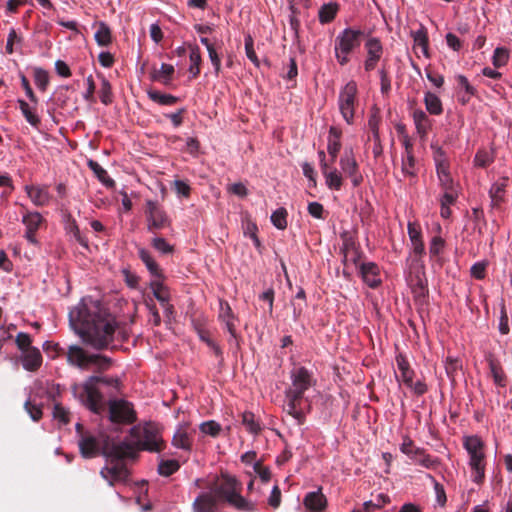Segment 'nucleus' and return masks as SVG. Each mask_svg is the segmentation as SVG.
<instances>
[{"label":"nucleus","mask_w":512,"mask_h":512,"mask_svg":"<svg viewBox=\"0 0 512 512\" xmlns=\"http://www.w3.org/2000/svg\"><path fill=\"white\" fill-rule=\"evenodd\" d=\"M149 97L153 101L161 105H173L176 102V97L170 94H161L159 92H149Z\"/></svg>","instance_id":"58"},{"label":"nucleus","mask_w":512,"mask_h":512,"mask_svg":"<svg viewBox=\"0 0 512 512\" xmlns=\"http://www.w3.org/2000/svg\"><path fill=\"white\" fill-rule=\"evenodd\" d=\"M132 442H128L136 450H147L150 452H159L163 447V440L159 432L150 424L145 426H134L131 428Z\"/></svg>","instance_id":"5"},{"label":"nucleus","mask_w":512,"mask_h":512,"mask_svg":"<svg viewBox=\"0 0 512 512\" xmlns=\"http://www.w3.org/2000/svg\"><path fill=\"white\" fill-rule=\"evenodd\" d=\"M152 246L162 254H169L173 251V247L162 237L153 238Z\"/></svg>","instance_id":"62"},{"label":"nucleus","mask_w":512,"mask_h":512,"mask_svg":"<svg viewBox=\"0 0 512 512\" xmlns=\"http://www.w3.org/2000/svg\"><path fill=\"white\" fill-rule=\"evenodd\" d=\"M242 423L252 434H258L261 430L259 423L255 420L254 414L251 412H244L242 414Z\"/></svg>","instance_id":"50"},{"label":"nucleus","mask_w":512,"mask_h":512,"mask_svg":"<svg viewBox=\"0 0 512 512\" xmlns=\"http://www.w3.org/2000/svg\"><path fill=\"white\" fill-rule=\"evenodd\" d=\"M291 385L285 391L303 395L311 387L316 385L317 380L313 373L303 366H296L290 371Z\"/></svg>","instance_id":"10"},{"label":"nucleus","mask_w":512,"mask_h":512,"mask_svg":"<svg viewBox=\"0 0 512 512\" xmlns=\"http://www.w3.org/2000/svg\"><path fill=\"white\" fill-rule=\"evenodd\" d=\"M88 165L90 169L95 173V175L98 177V179L104 183L107 184L108 182L113 183L112 180H107V171L97 162L90 160L88 162Z\"/></svg>","instance_id":"57"},{"label":"nucleus","mask_w":512,"mask_h":512,"mask_svg":"<svg viewBox=\"0 0 512 512\" xmlns=\"http://www.w3.org/2000/svg\"><path fill=\"white\" fill-rule=\"evenodd\" d=\"M104 454L107 456L106 465L101 469L100 475L110 486L127 484L130 472L123 461L125 458L134 457V448L128 441L113 443L104 446Z\"/></svg>","instance_id":"2"},{"label":"nucleus","mask_w":512,"mask_h":512,"mask_svg":"<svg viewBox=\"0 0 512 512\" xmlns=\"http://www.w3.org/2000/svg\"><path fill=\"white\" fill-rule=\"evenodd\" d=\"M67 361L82 370H106L110 366V359L99 354H89L76 345L69 346Z\"/></svg>","instance_id":"6"},{"label":"nucleus","mask_w":512,"mask_h":512,"mask_svg":"<svg viewBox=\"0 0 512 512\" xmlns=\"http://www.w3.org/2000/svg\"><path fill=\"white\" fill-rule=\"evenodd\" d=\"M17 103H18L19 109L21 110L26 121L32 127L37 128L40 124V118L36 114V105L35 104L30 105L29 103H27L26 101H24L22 99H18Z\"/></svg>","instance_id":"30"},{"label":"nucleus","mask_w":512,"mask_h":512,"mask_svg":"<svg viewBox=\"0 0 512 512\" xmlns=\"http://www.w3.org/2000/svg\"><path fill=\"white\" fill-rule=\"evenodd\" d=\"M44 219L39 212H27L22 217V223L25 226L24 237L32 245H37L36 232L42 225Z\"/></svg>","instance_id":"15"},{"label":"nucleus","mask_w":512,"mask_h":512,"mask_svg":"<svg viewBox=\"0 0 512 512\" xmlns=\"http://www.w3.org/2000/svg\"><path fill=\"white\" fill-rule=\"evenodd\" d=\"M218 499L209 491L200 493L194 500L192 508L194 512H221Z\"/></svg>","instance_id":"18"},{"label":"nucleus","mask_w":512,"mask_h":512,"mask_svg":"<svg viewBox=\"0 0 512 512\" xmlns=\"http://www.w3.org/2000/svg\"><path fill=\"white\" fill-rule=\"evenodd\" d=\"M358 87L353 80L347 82L339 91L338 108L348 125L354 123L355 109L358 103Z\"/></svg>","instance_id":"8"},{"label":"nucleus","mask_w":512,"mask_h":512,"mask_svg":"<svg viewBox=\"0 0 512 512\" xmlns=\"http://www.w3.org/2000/svg\"><path fill=\"white\" fill-rule=\"evenodd\" d=\"M413 461L420 466L431 470L437 469L440 465V460L437 457L427 454L423 448L421 453H417L416 460Z\"/></svg>","instance_id":"40"},{"label":"nucleus","mask_w":512,"mask_h":512,"mask_svg":"<svg viewBox=\"0 0 512 512\" xmlns=\"http://www.w3.org/2000/svg\"><path fill=\"white\" fill-rule=\"evenodd\" d=\"M209 488L220 503L240 512L256 511V504L241 495L242 484L233 476L221 474Z\"/></svg>","instance_id":"3"},{"label":"nucleus","mask_w":512,"mask_h":512,"mask_svg":"<svg viewBox=\"0 0 512 512\" xmlns=\"http://www.w3.org/2000/svg\"><path fill=\"white\" fill-rule=\"evenodd\" d=\"M366 58L364 60V69L366 72L373 71L383 55V45L379 38L368 37L365 42Z\"/></svg>","instance_id":"14"},{"label":"nucleus","mask_w":512,"mask_h":512,"mask_svg":"<svg viewBox=\"0 0 512 512\" xmlns=\"http://www.w3.org/2000/svg\"><path fill=\"white\" fill-rule=\"evenodd\" d=\"M20 361L25 370L30 371V372H35L42 365L41 352L36 347L25 350V351L21 352Z\"/></svg>","instance_id":"19"},{"label":"nucleus","mask_w":512,"mask_h":512,"mask_svg":"<svg viewBox=\"0 0 512 512\" xmlns=\"http://www.w3.org/2000/svg\"><path fill=\"white\" fill-rule=\"evenodd\" d=\"M338 11V5L336 3L324 4L319 10V20L321 23L331 22Z\"/></svg>","instance_id":"42"},{"label":"nucleus","mask_w":512,"mask_h":512,"mask_svg":"<svg viewBox=\"0 0 512 512\" xmlns=\"http://www.w3.org/2000/svg\"><path fill=\"white\" fill-rule=\"evenodd\" d=\"M397 370L396 378L403 382L407 387H412L414 371L410 368L409 362L402 354L396 356Z\"/></svg>","instance_id":"22"},{"label":"nucleus","mask_w":512,"mask_h":512,"mask_svg":"<svg viewBox=\"0 0 512 512\" xmlns=\"http://www.w3.org/2000/svg\"><path fill=\"white\" fill-rule=\"evenodd\" d=\"M414 41V49L420 50L425 57H429L428 53V36L426 29L421 27L420 29L412 32Z\"/></svg>","instance_id":"36"},{"label":"nucleus","mask_w":512,"mask_h":512,"mask_svg":"<svg viewBox=\"0 0 512 512\" xmlns=\"http://www.w3.org/2000/svg\"><path fill=\"white\" fill-rule=\"evenodd\" d=\"M180 469V463L175 459H161L157 471L161 476L168 477Z\"/></svg>","instance_id":"39"},{"label":"nucleus","mask_w":512,"mask_h":512,"mask_svg":"<svg viewBox=\"0 0 512 512\" xmlns=\"http://www.w3.org/2000/svg\"><path fill=\"white\" fill-rule=\"evenodd\" d=\"M69 322L82 340L97 349L107 347L113 341L115 319L102 308L100 301L83 297L70 310Z\"/></svg>","instance_id":"1"},{"label":"nucleus","mask_w":512,"mask_h":512,"mask_svg":"<svg viewBox=\"0 0 512 512\" xmlns=\"http://www.w3.org/2000/svg\"><path fill=\"white\" fill-rule=\"evenodd\" d=\"M199 428L203 434L210 435L212 437H216L221 430L220 424L212 420L203 422Z\"/></svg>","instance_id":"55"},{"label":"nucleus","mask_w":512,"mask_h":512,"mask_svg":"<svg viewBox=\"0 0 512 512\" xmlns=\"http://www.w3.org/2000/svg\"><path fill=\"white\" fill-rule=\"evenodd\" d=\"M417 164L413 153H403L401 158V172L405 179L411 181L417 177Z\"/></svg>","instance_id":"28"},{"label":"nucleus","mask_w":512,"mask_h":512,"mask_svg":"<svg viewBox=\"0 0 512 512\" xmlns=\"http://www.w3.org/2000/svg\"><path fill=\"white\" fill-rule=\"evenodd\" d=\"M219 319L225 324L231 336L235 337L237 318L226 301H220L219 303Z\"/></svg>","instance_id":"23"},{"label":"nucleus","mask_w":512,"mask_h":512,"mask_svg":"<svg viewBox=\"0 0 512 512\" xmlns=\"http://www.w3.org/2000/svg\"><path fill=\"white\" fill-rule=\"evenodd\" d=\"M26 412L30 415L33 421H39L42 417V409L40 406L32 404L31 400H26L24 404Z\"/></svg>","instance_id":"63"},{"label":"nucleus","mask_w":512,"mask_h":512,"mask_svg":"<svg viewBox=\"0 0 512 512\" xmlns=\"http://www.w3.org/2000/svg\"><path fill=\"white\" fill-rule=\"evenodd\" d=\"M100 100L103 104L108 105L112 102V88L106 78L101 80V88L99 91Z\"/></svg>","instance_id":"51"},{"label":"nucleus","mask_w":512,"mask_h":512,"mask_svg":"<svg viewBox=\"0 0 512 512\" xmlns=\"http://www.w3.org/2000/svg\"><path fill=\"white\" fill-rule=\"evenodd\" d=\"M110 420L114 423L130 424L136 420L131 403L125 400H114L109 403Z\"/></svg>","instance_id":"12"},{"label":"nucleus","mask_w":512,"mask_h":512,"mask_svg":"<svg viewBox=\"0 0 512 512\" xmlns=\"http://www.w3.org/2000/svg\"><path fill=\"white\" fill-rule=\"evenodd\" d=\"M339 165L342 172L350 178L354 187H357L362 183L363 177L359 172V166L352 149L345 150L344 154L340 158Z\"/></svg>","instance_id":"13"},{"label":"nucleus","mask_w":512,"mask_h":512,"mask_svg":"<svg viewBox=\"0 0 512 512\" xmlns=\"http://www.w3.org/2000/svg\"><path fill=\"white\" fill-rule=\"evenodd\" d=\"M287 210L283 207L276 209L271 215L272 224L279 230L287 227Z\"/></svg>","instance_id":"44"},{"label":"nucleus","mask_w":512,"mask_h":512,"mask_svg":"<svg viewBox=\"0 0 512 512\" xmlns=\"http://www.w3.org/2000/svg\"><path fill=\"white\" fill-rule=\"evenodd\" d=\"M150 288L154 297L164 307L165 311L171 312L172 306L169 305L170 292L168 288L163 284L162 279H153L150 282Z\"/></svg>","instance_id":"20"},{"label":"nucleus","mask_w":512,"mask_h":512,"mask_svg":"<svg viewBox=\"0 0 512 512\" xmlns=\"http://www.w3.org/2000/svg\"><path fill=\"white\" fill-rule=\"evenodd\" d=\"M308 213L316 219H324V207L319 202H310L308 204Z\"/></svg>","instance_id":"64"},{"label":"nucleus","mask_w":512,"mask_h":512,"mask_svg":"<svg viewBox=\"0 0 512 512\" xmlns=\"http://www.w3.org/2000/svg\"><path fill=\"white\" fill-rule=\"evenodd\" d=\"M25 190L28 197L36 206H45L50 202L51 195L48 188L45 186L30 185L26 186Z\"/></svg>","instance_id":"21"},{"label":"nucleus","mask_w":512,"mask_h":512,"mask_svg":"<svg viewBox=\"0 0 512 512\" xmlns=\"http://www.w3.org/2000/svg\"><path fill=\"white\" fill-rule=\"evenodd\" d=\"M190 67L189 72L192 77L198 76L200 73L201 54L198 47H192L189 55Z\"/></svg>","instance_id":"43"},{"label":"nucleus","mask_w":512,"mask_h":512,"mask_svg":"<svg viewBox=\"0 0 512 512\" xmlns=\"http://www.w3.org/2000/svg\"><path fill=\"white\" fill-rule=\"evenodd\" d=\"M490 197L494 206L499 205L504 197L505 193V183L504 182H496L490 188Z\"/></svg>","instance_id":"47"},{"label":"nucleus","mask_w":512,"mask_h":512,"mask_svg":"<svg viewBox=\"0 0 512 512\" xmlns=\"http://www.w3.org/2000/svg\"><path fill=\"white\" fill-rule=\"evenodd\" d=\"M509 59V52L506 48L503 47H497L494 50L493 57H492V63L495 68L503 67L507 64Z\"/></svg>","instance_id":"49"},{"label":"nucleus","mask_w":512,"mask_h":512,"mask_svg":"<svg viewBox=\"0 0 512 512\" xmlns=\"http://www.w3.org/2000/svg\"><path fill=\"white\" fill-rule=\"evenodd\" d=\"M174 66L171 64L163 63L159 69H154L151 73V78L162 84H169L174 74Z\"/></svg>","instance_id":"35"},{"label":"nucleus","mask_w":512,"mask_h":512,"mask_svg":"<svg viewBox=\"0 0 512 512\" xmlns=\"http://www.w3.org/2000/svg\"><path fill=\"white\" fill-rule=\"evenodd\" d=\"M462 363L456 357L448 356L445 360V370L449 377L453 378L455 374L461 369Z\"/></svg>","instance_id":"53"},{"label":"nucleus","mask_w":512,"mask_h":512,"mask_svg":"<svg viewBox=\"0 0 512 512\" xmlns=\"http://www.w3.org/2000/svg\"><path fill=\"white\" fill-rule=\"evenodd\" d=\"M436 172L438 178L447 174H450L449 164L443 156V153L439 151L438 155L435 156Z\"/></svg>","instance_id":"56"},{"label":"nucleus","mask_w":512,"mask_h":512,"mask_svg":"<svg viewBox=\"0 0 512 512\" xmlns=\"http://www.w3.org/2000/svg\"><path fill=\"white\" fill-rule=\"evenodd\" d=\"M468 465L471 470V480L478 485L482 484L485 479V455L469 458Z\"/></svg>","instance_id":"25"},{"label":"nucleus","mask_w":512,"mask_h":512,"mask_svg":"<svg viewBox=\"0 0 512 512\" xmlns=\"http://www.w3.org/2000/svg\"><path fill=\"white\" fill-rule=\"evenodd\" d=\"M413 121L416 126L418 134L421 137H425L427 135L428 130L431 127V121L428 118L427 114L421 109L414 110Z\"/></svg>","instance_id":"32"},{"label":"nucleus","mask_w":512,"mask_h":512,"mask_svg":"<svg viewBox=\"0 0 512 512\" xmlns=\"http://www.w3.org/2000/svg\"><path fill=\"white\" fill-rule=\"evenodd\" d=\"M422 448L416 447L413 440L409 436H404L400 445V451L408 456L411 460H416L417 453H421Z\"/></svg>","instance_id":"41"},{"label":"nucleus","mask_w":512,"mask_h":512,"mask_svg":"<svg viewBox=\"0 0 512 512\" xmlns=\"http://www.w3.org/2000/svg\"><path fill=\"white\" fill-rule=\"evenodd\" d=\"M361 275L363 281L371 288H375L381 283L379 268L373 262L361 265Z\"/></svg>","instance_id":"24"},{"label":"nucleus","mask_w":512,"mask_h":512,"mask_svg":"<svg viewBox=\"0 0 512 512\" xmlns=\"http://www.w3.org/2000/svg\"><path fill=\"white\" fill-rule=\"evenodd\" d=\"M463 446L467 451L469 458L485 455L484 443L476 435L465 436L463 439Z\"/></svg>","instance_id":"27"},{"label":"nucleus","mask_w":512,"mask_h":512,"mask_svg":"<svg viewBox=\"0 0 512 512\" xmlns=\"http://www.w3.org/2000/svg\"><path fill=\"white\" fill-rule=\"evenodd\" d=\"M147 210V220H148V229H161L167 223V216L165 212L159 207L158 203L153 200H148L146 202Z\"/></svg>","instance_id":"17"},{"label":"nucleus","mask_w":512,"mask_h":512,"mask_svg":"<svg viewBox=\"0 0 512 512\" xmlns=\"http://www.w3.org/2000/svg\"><path fill=\"white\" fill-rule=\"evenodd\" d=\"M424 103L427 111L433 115H440L443 111L442 103L439 97L432 93L426 92L424 96Z\"/></svg>","instance_id":"38"},{"label":"nucleus","mask_w":512,"mask_h":512,"mask_svg":"<svg viewBox=\"0 0 512 512\" xmlns=\"http://www.w3.org/2000/svg\"><path fill=\"white\" fill-rule=\"evenodd\" d=\"M96 31L94 34L95 41L99 46H108L112 42V33L109 26L101 21L95 24Z\"/></svg>","instance_id":"33"},{"label":"nucleus","mask_w":512,"mask_h":512,"mask_svg":"<svg viewBox=\"0 0 512 512\" xmlns=\"http://www.w3.org/2000/svg\"><path fill=\"white\" fill-rule=\"evenodd\" d=\"M390 502V498L385 494H378L375 500L364 502L363 506L366 512H373L374 509H380Z\"/></svg>","instance_id":"48"},{"label":"nucleus","mask_w":512,"mask_h":512,"mask_svg":"<svg viewBox=\"0 0 512 512\" xmlns=\"http://www.w3.org/2000/svg\"><path fill=\"white\" fill-rule=\"evenodd\" d=\"M305 507L312 512H321L326 507V498L320 490L309 492L303 501Z\"/></svg>","instance_id":"26"},{"label":"nucleus","mask_w":512,"mask_h":512,"mask_svg":"<svg viewBox=\"0 0 512 512\" xmlns=\"http://www.w3.org/2000/svg\"><path fill=\"white\" fill-rule=\"evenodd\" d=\"M445 241L440 236H434L431 239L430 245H429V253L431 256H438L444 249Z\"/></svg>","instance_id":"60"},{"label":"nucleus","mask_w":512,"mask_h":512,"mask_svg":"<svg viewBox=\"0 0 512 512\" xmlns=\"http://www.w3.org/2000/svg\"><path fill=\"white\" fill-rule=\"evenodd\" d=\"M99 383L114 386L117 380L106 376H91L82 385L73 386L74 394H79L81 402L94 413H99L103 407V398L97 388Z\"/></svg>","instance_id":"4"},{"label":"nucleus","mask_w":512,"mask_h":512,"mask_svg":"<svg viewBox=\"0 0 512 512\" xmlns=\"http://www.w3.org/2000/svg\"><path fill=\"white\" fill-rule=\"evenodd\" d=\"M362 35L359 29L346 28L335 38V57L340 65L349 62V55L360 46Z\"/></svg>","instance_id":"7"},{"label":"nucleus","mask_w":512,"mask_h":512,"mask_svg":"<svg viewBox=\"0 0 512 512\" xmlns=\"http://www.w3.org/2000/svg\"><path fill=\"white\" fill-rule=\"evenodd\" d=\"M490 371L492 374V377L494 379L495 384L499 386L505 385V374L502 370V368L495 363L493 360L489 362Z\"/></svg>","instance_id":"52"},{"label":"nucleus","mask_w":512,"mask_h":512,"mask_svg":"<svg viewBox=\"0 0 512 512\" xmlns=\"http://www.w3.org/2000/svg\"><path fill=\"white\" fill-rule=\"evenodd\" d=\"M22 42L21 36H19L14 28H11L7 37L6 52L12 54L14 52V45H20Z\"/></svg>","instance_id":"61"},{"label":"nucleus","mask_w":512,"mask_h":512,"mask_svg":"<svg viewBox=\"0 0 512 512\" xmlns=\"http://www.w3.org/2000/svg\"><path fill=\"white\" fill-rule=\"evenodd\" d=\"M53 418L61 425L69 422V411L66 410L61 404L55 403L53 408Z\"/></svg>","instance_id":"54"},{"label":"nucleus","mask_w":512,"mask_h":512,"mask_svg":"<svg viewBox=\"0 0 512 512\" xmlns=\"http://www.w3.org/2000/svg\"><path fill=\"white\" fill-rule=\"evenodd\" d=\"M195 431L190 429L187 424H181L177 427L173 438L172 445L187 452L192 450Z\"/></svg>","instance_id":"16"},{"label":"nucleus","mask_w":512,"mask_h":512,"mask_svg":"<svg viewBox=\"0 0 512 512\" xmlns=\"http://www.w3.org/2000/svg\"><path fill=\"white\" fill-rule=\"evenodd\" d=\"M76 430L80 434L78 446L84 458L96 457L100 452L101 446L103 445L104 447L106 443L111 446L108 441H103L101 436H96L91 433H81L82 425L80 423L76 424Z\"/></svg>","instance_id":"11"},{"label":"nucleus","mask_w":512,"mask_h":512,"mask_svg":"<svg viewBox=\"0 0 512 512\" xmlns=\"http://www.w3.org/2000/svg\"><path fill=\"white\" fill-rule=\"evenodd\" d=\"M139 258L145 264L147 270L150 272L154 279H162V271L159 268L156 261L153 259L151 254L145 249H139L138 251Z\"/></svg>","instance_id":"31"},{"label":"nucleus","mask_w":512,"mask_h":512,"mask_svg":"<svg viewBox=\"0 0 512 512\" xmlns=\"http://www.w3.org/2000/svg\"><path fill=\"white\" fill-rule=\"evenodd\" d=\"M34 82L38 89L45 91L49 84V74L46 70L36 67L33 70Z\"/></svg>","instance_id":"45"},{"label":"nucleus","mask_w":512,"mask_h":512,"mask_svg":"<svg viewBox=\"0 0 512 512\" xmlns=\"http://www.w3.org/2000/svg\"><path fill=\"white\" fill-rule=\"evenodd\" d=\"M15 342H16L18 349L21 352L33 348V346H31L32 339H31L30 335L27 333H24V332L18 333L16 335Z\"/></svg>","instance_id":"59"},{"label":"nucleus","mask_w":512,"mask_h":512,"mask_svg":"<svg viewBox=\"0 0 512 512\" xmlns=\"http://www.w3.org/2000/svg\"><path fill=\"white\" fill-rule=\"evenodd\" d=\"M293 307V319L297 321L302 315L304 309L307 306L305 291L303 288H299L294 299L291 301Z\"/></svg>","instance_id":"37"},{"label":"nucleus","mask_w":512,"mask_h":512,"mask_svg":"<svg viewBox=\"0 0 512 512\" xmlns=\"http://www.w3.org/2000/svg\"><path fill=\"white\" fill-rule=\"evenodd\" d=\"M325 178V183L329 189L340 190L343 184V178L339 171L335 168L329 169V167L321 170Z\"/></svg>","instance_id":"34"},{"label":"nucleus","mask_w":512,"mask_h":512,"mask_svg":"<svg viewBox=\"0 0 512 512\" xmlns=\"http://www.w3.org/2000/svg\"><path fill=\"white\" fill-rule=\"evenodd\" d=\"M283 410L295 420L297 425H302L306 421V415L310 410V402L303 395L285 391Z\"/></svg>","instance_id":"9"},{"label":"nucleus","mask_w":512,"mask_h":512,"mask_svg":"<svg viewBox=\"0 0 512 512\" xmlns=\"http://www.w3.org/2000/svg\"><path fill=\"white\" fill-rule=\"evenodd\" d=\"M342 253H343V261L345 263H348V262L356 263V261L358 259V252H357L354 242L345 241L343 248H342Z\"/></svg>","instance_id":"46"},{"label":"nucleus","mask_w":512,"mask_h":512,"mask_svg":"<svg viewBox=\"0 0 512 512\" xmlns=\"http://www.w3.org/2000/svg\"><path fill=\"white\" fill-rule=\"evenodd\" d=\"M35 387L39 395H45L51 400H55L60 395V386L54 382L37 380Z\"/></svg>","instance_id":"29"}]
</instances>
